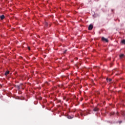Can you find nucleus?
I'll return each instance as SVG.
<instances>
[{"mask_svg":"<svg viewBox=\"0 0 125 125\" xmlns=\"http://www.w3.org/2000/svg\"><path fill=\"white\" fill-rule=\"evenodd\" d=\"M40 100H42V98H41Z\"/></svg>","mask_w":125,"mask_h":125,"instance_id":"9b49d317","label":"nucleus"},{"mask_svg":"<svg viewBox=\"0 0 125 125\" xmlns=\"http://www.w3.org/2000/svg\"><path fill=\"white\" fill-rule=\"evenodd\" d=\"M124 56H125L124 54H121L120 55V58H123V57H124Z\"/></svg>","mask_w":125,"mask_h":125,"instance_id":"6e6552de","label":"nucleus"},{"mask_svg":"<svg viewBox=\"0 0 125 125\" xmlns=\"http://www.w3.org/2000/svg\"><path fill=\"white\" fill-rule=\"evenodd\" d=\"M16 88H18V89H20V86L19 85H16Z\"/></svg>","mask_w":125,"mask_h":125,"instance_id":"423d86ee","label":"nucleus"},{"mask_svg":"<svg viewBox=\"0 0 125 125\" xmlns=\"http://www.w3.org/2000/svg\"><path fill=\"white\" fill-rule=\"evenodd\" d=\"M106 80H107V82H111V81H112V80H111V79H108L107 78L106 79Z\"/></svg>","mask_w":125,"mask_h":125,"instance_id":"1a4fd4ad","label":"nucleus"},{"mask_svg":"<svg viewBox=\"0 0 125 125\" xmlns=\"http://www.w3.org/2000/svg\"><path fill=\"white\" fill-rule=\"evenodd\" d=\"M102 41H103V42H108V39L104 37L102 38Z\"/></svg>","mask_w":125,"mask_h":125,"instance_id":"f257e3e1","label":"nucleus"},{"mask_svg":"<svg viewBox=\"0 0 125 125\" xmlns=\"http://www.w3.org/2000/svg\"><path fill=\"white\" fill-rule=\"evenodd\" d=\"M122 43L125 44V40H123L121 41Z\"/></svg>","mask_w":125,"mask_h":125,"instance_id":"39448f33","label":"nucleus"},{"mask_svg":"<svg viewBox=\"0 0 125 125\" xmlns=\"http://www.w3.org/2000/svg\"><path fill=\"white\" fill-rule=\"evenodd\" d=\"M94 111H98V108L95 107V108H94Z\"/></svg>","mask_w":125,"mask_h":125,"instance_id":"0eeeda50","label":"nucleus"},{"mask_svg":"<svg viewBox=\"0 0 125 125\" xmlns=\"http://www.w3.org/2000/svg\"><path fill=\"white\" fill-rule=\"evenodd\" d=\"M28 49L29 50H30V47H28Z\"/></svg>","mask_w":125,"mask_h":125,"instance_id":"9d476101","label":"nucleus"},{"mask_svg":"<svg viewBox=\"0 0 125 125\" xmlns=\"http://www.w3.org/2000/svg\"><path fill=\"white\" fill-rule=\"evenodd\" d=\"M8 74H9V71H6L5 73V76H7V75H8Z\"/></svg>","mask_w":125,"mask_h":125,"instance_id":"20e7f679","label":"nucleus"},{"mask_svg":"<svg viewBox=\"0 0 125 125\" xmlns=\"http://www.w3.org/2000/svg\"><path fill=\"white\" fill-rule=\"evenodd\" d=\"M4 15H1L0 16V18L1 19V20H3V19H4Z\"/></svg>","mask_w":125,"mask_h":125,"instance_id":"7ed1b4c3","label":"nucleus"},{"mask_svg":"<svg viewBox=\"0 0 125 125\" xmlns=\"http://www.w3.org/2000/svg\"><path fill=\"white\" fill-rule=\"evenodd\" d=\"M93 28V25H92V24H90L88 27V30H91Z\"/></svg>","mask_w":125,"mask_h":125,"instance_id":"f03ea898","label":"nucleus"}]
</instances>
